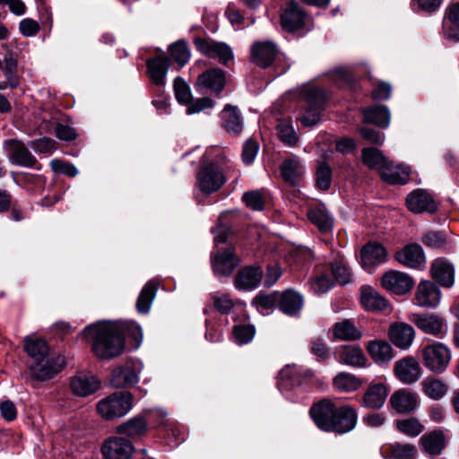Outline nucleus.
Segmentation results:
<instances>
[{"mask_svg":"<svg viewBox=\"0 0 459 459\" xmlns=\"http://www.w3.org/2000/svg\"><path fill=\"white\" fill-rule=\"evenodd\" d=\"M82 337L91 345L94 355L101 359H112L125 350L123 336L115 322H99L84 328Z\"/></svg>","mask_w":459,"mask_h":459,"instance_id":"obj_1","label":"nucleus"},{"mask_svg":"<svg viewBox=\"0 0 459 459\" xmlns=\"http://www.w3.org/2000/svg\"><path fill=\"white\" fill-rule=\"evenodd\" d=\"M234 176L237 180L238 172L231 162H211L201 166L196 177V186L201 192L210 195L220 190L226 181Z\"/></svg>","mask_w":459,"mask_h":459,"instance_id":"obj_2","label":"nucleus"},{"mask_svg":"<svg viewBox=\"0 0 459 459\" xmlns=\"http://www.w3.org/2000/svg\"><path fill=\"white\" fill-rule=\"evenodd\" d=\"M133 408V395L129 392L114 393L97 403L99 414L107 420L119 419Z\"/></svg>","mask_w":459,"mask_h":459,"instance_id":"obj_3","label":"nucleus"},{"mask_svg":"<svg viewBox=\"0 0 459 459\" xmlns=\"http://www.w3.org/2000/svg\"><path fill=\"white\" fill-rule=\"evenodd\" d=\"M3 149L12 164L24 168H33L37 170L42 169L41 164L39 163L23 142L18 139L5 140L3 143Z\"/></svg>","mask_w":459,"mask_h":459,"instance_id":"obj_4","label":"nucleus"},{"mask_svg":"<svg viewBox=\"0 0 459 459\" xmlns=\"http://www.w3.org/2000/svg\"><path fill=\"white\" fill-rule=\"evenodd\" d=\"M304 99L306 108L299 119L305 126H315L320 120L325 96L320 89L311 87L306 91Z\"/></svg>","mask_w":459,"mask_h":459,"instance_id":"obj_5","label":"nucleus"},{"mask_svg":"<svg viewBox=\"0 0 459 459\" xmlns=\"http://www.w3.org/2000/svg\"><path fill=\"white\" fill-rule=\"evenodd\" d=\"M422 360L429 370L443 373L451 360L450 350L441 342L427 345L422 349Z\"/></svg>","mask_w":459,"mask_h":459,"instance_id":"obj_6","label":"nucleus"},{"mask_svg":"<svg viewBox=\"0 0 459 459\" xmlns=\"http://www.w3.org/2000/svg\"><path fill=\"white\" fill-rule=\"evenodd\" d=\"M226 85V74L220 68L206 70L198 75L195 82V91L201 94L211 93L219 97Z\"/></svg>","mask_w":459,"mask_h":459,"instance_id":"obj_7","label":"nucleus"},{"mask_svg":"<svg viewBox=\"0 0 459 459\" xmlns=\"http://www.w3.org/2000/svg\"><path fill=\"white\" fill-rule=\"evenodd\" d=\"M142 368V364L134 360H128L124 365L115 368L110 377L111 385L117 389L134 385L139 381Z\"/></svg>","mask_w":459,"mask_h":459,"instance_id":"obj_8","label":"nucleus"},{"mask_svg":"<svg viewBox=\"0 0 459 459\" xmlns=\"http://www.w3.org/2000/svg\"><path fill=\"white\" fill-rule=\"evenodd\" d=\"M194 43L201 54L210 58L218 59L221 65H226L233 59L231 48L224 42L214 41L211 39L195 38Z\"/></svg>","mask_w":459,"mask_h":459,"instance_id":"obj_9","label":"nucleus"},{"mask_svg":"<svg viewBox=\"0 0 459 459\" xmlns=\"http://www.w3.org/2000/svg\"><path fill=\"white\" fill-rule=\"evenodd\" d=\"M337 406L329 399H323L316 403L309 410L310 417L318 429L325 432H331L333 417Z\"/></svg>","mask_w":459,"mask_h":459,"instance_id":"obj_10","label":"nucleus"},{"mask_svg":"<svg viewBox=\"0 0 459 459\" xmlns=\"http://www.w3.org/2000/svg\"><path fill=\"white\" fill-rule=\"evenodd\" d=\"M313 377L314 373L309 369L288 365L279 372L277 385L281 391L290 390L301 385Z\"/></svg>","mask_w":459,"mask_h":459,"instance_id":"obj_11","label":"nucleus"},{"mask_svg":"<svg viewBox=\"0 0 459 459\" xmlns=\"http://www.w3.org/2000/svg\"><path fill=\"white\" fill-rule=\"evenodd\" d=\"M64 364L59 356H50L41 360L30 362L31 377L39 381H46L57 374Z\"/></svg>","mask_w":459,"mask_h":459,"instance_id":"obj_12","label":"nucleus"},{"mask_svg":"<svg viewBox=\"0 0 459 459\" xmlns=\"http://www.w3.org/2000/svg\"><path fill=\"white\" fill-rule=\"evenodd\" d=\"M395 260L411 269H423L426 257L422 247L417 243H411L398 250L394 255Z\"/></svg>","mask_w":459,"mask_h":459,"instance_id":"obj_13","label":"nucleus"},{"mask_svg":"<svg viewBox=\"0 0 459 459\" xmlns=\"http://www.w3.org/2000/svg\"><path fill=\"white\" fill-rule=\"evenodd\" d=\"M381 284L388 291L396 295H403L412 289L414 281L405 273L389 271L382 276Z\"/></svg>","mask_w":459,"mask_h":459,"instance_id":"obj_14","label":"nucleus"},{"mask_svg":"<svg viewBox=\"0 0 459 459\" xmlns=\"http://www.w3.org/2000/svg\"><path fill=\"white\" fill-rule=\"evenodd\" d=\"M411 321L425 333L443 338L447 333L445 320L438 315H412Z\"/></svg>","mask_w":459,"mask_h":459,"instance_id":"obj_15","label":"nucleus"},{"mask_svg":"<svg viewBox=\"0 0 459 459\" xmlns=\"http://www.w3.org/2000/svg\"><path fill=\"white\" fill-rule=\"evenodd\" d=\"M278 54V48L272 41H256L251 47V61L260 68L273 65Z\"/></svg>","mask_w":459,"mask_h":459,"instance_id":"obj_16","label":"nucleus"},{"mask_svg":"<svg viewBox=\"0 0 459 459\" xmlns=\"http://www.w3.org/2000/svg\"><path fill=\"white\" fill-rule=\"evenodd\" d=\"M101 452L105 459H128L133 455L134 446L130 440L111 437L102 445Z\"/></svg>","mask_w":459,"mask_h":459,"instance_id":"obj_17","label":"nucleus"},{"mask_svg":"<svg viewBox=\"0 0 459 459\" xmlns=\"http://www.w3.org/2000/svg\"><path fill=\"white\" fill-rule=\"evenodd\" d=\"M334 359L341 364L352 368H364L367 366V357L359 345H341L333 353Z\"/></svg>","mask_w":459,"mask_h":459,"instance_id":"obj_18","label":"nucleus"},{"mask_svg":"<svg viewBox=\"0 0 459 459\" xmlns=\"http://www.w3.org/2000/svg\"><path fill=\"white\" fill-rule=\"evenodd\" d=\"M239 263V258L231 248L212 255V267L216 275L230 276Z\"/></svg>","mask_w":459,"mask_h":459,"instance_id":"obj_19","label":"nucleus"},{"mask_svg":"<svg viewBox=\"0 0 459 459\" xmlns=\"http://www.w3.org/2000/svg\"><path fill=\"white\" fill-rule=\"evenodd\" d=\"M358 415L354 408L350 405L337 407L333 417L331 432L345 434L351 431L357 424Z\"/></svg>","mask_w":459,"mask_h":459,"instance_id":"obj_20","label":"nucleus"},{"mask_svg":"<svg viewBox=\"0 0 459 459\" xmlns=\"http://www.w3.org/2000/svg\"><path fill=\"white\" fill-rule=\"evenodd\" d=\"M394 372L402 383L410 385L420 378L421 368L414 358L406 357L395 362Z\"/></svg>","mask_w":459,"mask_h":459,"instance_id":"obj_21","label":"nucleus"},{"mask_svg":"<svg viewBox=\"0 0 459 459\" xmlns=\"http://www.w3.org/2000/svg\"><path fill=\"white\" fill-rule=\"evenodd\" d=\"M263 278L259 266H246L239 270L234 279V286L238 290L251 291L256 289Z\"/></svg>","mask_w":459,"mask_h":459,"instance_id":"obj_22","label":"nucleus"},{"mask_svg":"<svg viewBox=\"0 0 459 459\" xmlns=\"http://www.w3.org/2000/svg\"><path fill=\"white\" fill-rule=\"evenodd\" d=\"M406 204L408 209L415 213H432L437 210V204L432 195L423 189L414 190L408 195Z\"/></svg>","mask_w":459,"mask_h":459,"instance_id":"obj_23","label":"nucleus"},{"mask_svg":"<svg viewBox=\"0 0 459 459\" xmlns=\"http://www.w3.org/2000/svg\"><path fill=\"white\" fill-rule=\"evenodd\" d=\"M388 336L391 342L402 350L408 349L415 337L413 327L406 323L397 322L389 326Z\"/></svg>","mask_w":459,"mask_h":459,"instance_id":"obj_24","label":"nucleus"},{"mask_svg":"<svg viewBox=\"0 0 459 459\" xmlns=\"http://www.w3.org/2000/svg\"><path fill=\"white\" fill-rule=\"evenodd\" d=\"M388 390L383 383L371 384L366 389L362 399L361 405L368 409L379 410L386 400Z\"/></svg>","mask_w":459,"mask_h":459,"instance_id":"obj_25","label":"nucleus"},{"mask_svg":"<svg viewBox=\"0 0 459 459\" xmlns=\"http://www.w3.org/2000/svg\"><path fill=\"white\" fill-rule=\"evenodd\" d=\"M306 13L298 3L290 1L284 8L281 22L282 27L288 31L301 28L305 23Z\"/></svg>","mask_w":459,"mask_h":459,"instance_id":"obj_26","label":"nucleus"},{"mask_svg":"<svg viewBox=\"0 0 459 459\" xmlns=\"http://www.w3.org/2000/svg\"><path fill=\"white\" fill-rule=\"evenodd\" d=\"M391 407L399 414L410 413L418 406L416 394L405 389L394 392L389 400Z\"/></svg>","mask_w":459,"mask_h":459,"instance_id":"obj_27","label":"nucleus"},{"mask_svg":"<svg viewBox=\"0 0 459 459\" xmlns=\"http://www.w3.org/2000/svg\"><path fill=\"white\" fill-rule=\"evenodd\" d=\"M360 301L367 310L372 312L386 311L390 307L387 299L369 286L361 287Z\"/></svg>","mask_w":459,"mask_h":459,"instance_id":"obj_28","label":"nucleus"},{"mask_svg":"<svg viewBox=\"0 0 459 459\" xmlns=\"http://www.w3.org/2000/svg\"><path fill=\"white\" fill-rule=\"evenodd\" d=\"M386 249L377 242H369L360 251L361 264L363 267H372L385 262Z\"/></svg>","mask_w":459,"mask_h":459,"instance_id":"obj_29","label":"nucleus"},{"mask_svg":"<svg viewBox=\"0 0 459 459\" xmlns=\"http://www.w3.org/2000/svg\"><path fill=\"white\" fill-rule=\"evenodd\" d=\"M148 430V423L143 417L135 416L117 427V432L132 441L143 437Z\"/></svg>","mask_w":459,"mask_h":459,"instance_id":"obj_30","label":"nucleus"},{"mask_svg":"<svg viewBox=\"0 0 459 459\" xmlns=\"http://www.w3.org/2000/svg\"><path fill=\"white\" fill-rule=\"evenodd\" d=\"M431 275L440 285L449 288L454 284L455 269L445 258L436 259L431 265Z\"/></svg>","mask_w":459,"mask_h":459,"instance_id":"obj_31","label":"nucleus"},{"mask_svg":"<svg viewBox=\"0 0 459 459\" xmlns=\"http://www.w3.org/2000/svg\"><path fill=\"white\" fill-rule=\"evenodd\" d=\"M221 126L230 134H238L243 128V118L238 107L227 104L221 112Z\"/></svg>","mask_w":459,"mask_h":459,"instance_id":"obj_32","label":"nucleus"},{"mask_svg":"<svg viewBox=\"0 0 459 459\" xmlns=\"http://www.w3.org/2000/svg\"><path fill=\"white\" fill-rule=\"evenodd\" d=\"M415 299L420 307H435L439 303L440 291L435 283L421 281L418 285Z\"/></svg>","mask_w":459,"mask_h":459,"instance_id":"obj_33","label":"nucleus"},{"mask_svg":"<svg viewBox=\"0 0 459 459\" xmlns=\"http://www.w3.org/2000/svg\"><path fill=\"white\" fill-rule=\"evenodd\" d=\"M443 30L447 39L459 42V2L446 8Z\"/></svg>","mask_w":459,"mask_h":459,"instance_id":"obj_34","label":"nucleus"},{"mask_svg":"<svg viewBox=\"0 0 459 459\" xmlns=\"http://www.w3.org/2000/svg\"><path fill=\"white\" fill-rule=\"evenodd\" d=\"M380 452L385 459H414L416 448L411 444L394 442L383 445Z\"/></svg>","mask_w":459,"mask_h":459,"instance_id":"obj_35","label":"nucleus"},{"mask_svg":"<svg viewBox=\"0 0 459 459\" xmlns=\"http://www.w3.org/2000/svg\"><path fill=\"white\" fill-rule=\"evenodd\" d=\"M147 69L152 81L156 85H163L165 77L171 65V61L167 56H157L147 61Z\"/></svg>","mask_w":459,"mask_h":459,"instance_id":"obj_36","label":"nucleus"},{"mask_svg":"<svg viewBox=\"0 0 459 459\" xmlns=\"http://www.w3.org/2000/svg\"><path fill=\"white\" fill-rule=\"evenodd\" d=\"M302 306L303 299L299 293L292 290L279 293V308L284 314L295 316L301 310Z\"/></svg>","mask_w":459,"mask_h":459,"instance_id":"obj_37","label":"nucleus"},{"mask_svg":"<svg viewBox=\"0 0 459 459\" xmlns=\"http://www.w3.org/2000/svg\"><path fill=\"white\" fill-rule=\"evenodd\" d=\"M380 177L388 184L403 185L409 179V169L401 165H394L388 161L381 168Z\"/></svg>","mask_w":459,"mask_h":459,"instance_id":"obj_38","label":"nucleus"},{"mask_svg":"<svg viewBox=\"0 0 459 459\" xmlns=\"http://www.w3.org/2000/svg\"><path fill=\"white\" fill-rule=\"evenodd\" d=\"M362 332L349 319L335 323L333 326V338L342 342L359 341Z\"/></svg>","mask_w":459,"mask_h":459,"instance_id":"obj_39","label":"nucleus"},{"mask_svg":"<svg viewBox=\"0 0 459 459\" xmlns=\"http://www.w3.org/2000/svg\"><path fill=\"white\" fill-rule=\"evenodd\" d=\"M420 443L426 453L438 455L446 447L445 435L441 430H434L420 437Z\"/></svg>","mask_w":459,"mask_h":459,"instance_id":"obj_40","label":"nucleus"},{"mask_svg":"<svg viewBox=\"0 0 459 459\" xmlns=\"http://www.w3.org/2000/svg\"><path fill=\"white\" fill-rule=\"evenodd\" d=\"M17 60L12 55L4 56V67L1 70L4 77V81L0 82V90H4L7 87L15 89L19 86V77L17 75Z\"/></svg>","mask_w":459,"mask_h":459,"instance_id":"obj_41","label":"nucleus"},{"mask_svg":"<svg viewBox=\"0 0 459 459\" xmlns=\"http://www.w3.org/2000/svg\"><path fill=\"white\" fill-rule=\"evenodd\" d=\"M100 382L95 377L79 376L72 379L71 389L78 396L85 397L100 388Z\"/></svg>","mask_w":459,"mask_h":459,"instance_id":"obj_42","label":"nucleus"},{"mask_svg":"<svg viewBox=\"0 0 459 459\" xmlns=\"http://www.w3.org/2000/svg\"><path fill=\"white\" fill-rule=\"evenodd\" d=\"M158 288L159 283L154 280L149 281L143 287L136 301V309L139 313H149L152 301L156 296Z\"/></svg>","mask_w":459,"mask_h":459,"instance_id":"obj_43","label":"nucleus"},{"mask_svg":"<svg viewBox=\"0 0 459 459\" xmlns=\"http://www.w3.org/2000/svg\"><path fill=\"white\" fill-rule=\"evenodd\" d=\"M25 351L30 358V362L41 360L51 356L48 345L43 339L26 337Z\"/></svg>","mask_w":459,"mask_h":459,"instance_id":"obj_44","label":"nucleus"},{"mask_svg":"<svg viewBox=\"0 0 459 459\" xmlns=\"http://www.w3.org/2000/svg\"><path fill=\"white\" fill-rule=\"evenodd\" d=\"M367 350L377 363L389 361L394 357L393 348L385 341H370L368 342Z\"/></svg>","mask_w":459,"mask_h":459,"instance_id":"obj_45","label":"nucleus"},{"mask_svg":"<svg viewBox=\"0 0 459 459\" xmlns=\"http://www.w3.org/2000/svg\"><path fill=\"white\" fill-rule=\"evenodd\" d=\"M281 176L285 181L296 185L304 173V168L299 159H287L281 166Z\"/></svg>","mask_w":459,"mask_h":459,"instance_id":"obj_46","label":"nucleus"},{"mask_svg":"<svg viewBox=\"0 0 459 459\" xmlns=\"http://www.w3.org/2000/svg\"><path fill=\"white\" fill-rule=\"evenodd\" d=\"M364 120L381 127H387L390 122V113L385 106H373L363 109Z\"/></svg>","mask_w":459,"mask_h":459,"instance_id":"obj_47","label":"nucleus"},{"mask_svg":"<svg viewBox=\"0 0 459 459\" xmlns=\"http://www.w3.org/2000/svg\"><path fill=\"white\" fill-rule=\"evenodd\" d=\"M279 139L287 146L294 147L299 142V135L296 133L290 118L278 119L276 126Z\"/></svg>","mask_w":459,"mask_h":459,"instance_id":"obj_48","label":"nucleus"},{"mask_svg":"<svg viewBox=\"0 0 459 459\" xmlns=\"http://www.w3.org/2000/svg\"><path fill=\"white\" fill-rule=\"evenodd\" d=\"M333 384L339 391L350 393L359 390L363 385V380L353 374L341 372L335 376Z\"/></svg>","mask_w":459,"mask_h":459,"instance_id":"obj_49","label":"nucleus"},{"mask_svg":"<svg viewBox=\"0 0 459 459\" xmlns=\"http://www.w3.org/2000/svg\"><path fill=\"white\" fill-rule=\"evenodd\" d=\"M361 154L363 163L371 169H378L379 172L381 168L389 161L378 149L374 147L364 148Z\"/></svg>","mask_w":459,"mask_h":459,"instance_id":"obj_50","label":"nucleus"},{"mask_svg":"<svg viewBox=\"0 0 459 459\" xmlns=\"http://www.w3.org/2000/svg\"><path fill=\"white\" fill-rule=\"evenodd\" d=\"M307 216L309 221L322 232L329 231L333 227V220L323 207H315L309 210Z\"/></svg>","mask_w":459,"mask_h":459,"instance_id":"obj_51","label":"nucleus"},{"mask_svg":"<svg viewBox=\"0 0 459 459\" xmlns=\"http://www.w3.org/2000/svg\"><path fill=\"white\" fill-rule=\"evenodd\" d=\"M424 394L433 399H441L447 392L446 385L440 379L426 378L421 382Z\"/></svg>","mask_w":459,"mask_h":459,"instance_id":"obj_52","label":"nucleus"},{"mask_svg":"<svg viewBox=\"0 0 459 459\" xmlns=\"http://www.w3.org/2000/svg\"><path fill=\"white\" fill-rule=\"evenodd\" d=\"M115 324L118 326L119 334L123 336L124 342L126 337H130L134 340L137 346L140 344L143 338V333L139 325L134 322L127 321H116Z\"/></svg>","mask_w":459,"mask_h":459,"instance_id":"obj_53","label":"nucleus"},{"mask_svg":"<svg viewBox=\"0 0 459 459\" xmlns=\"http://www.w3.org/2000/svg\"><path fill=\"white\" fill-rule=\"evenodd\" d=\"M213 307L221 314H229L234 307V300L229 293L214 291L210 294Z\"/></svg>","mask_w":459,"mask_h":459,"instance_id":"obj_54","label":"nucleus"},{"mask_svg":"<svg viewBox=\"0 0 459 459\" xmlns=\"http://www.w3.org/2000/svg\"><path fill=\"white\" fill-rule=\"evenodd\" d=\"M396 429L403 434L409 437H417L424 429L423 425L416 418L398 420L395 421Z\"/></svg>","mask_w":459,"mask_h":459,"instance_id":"obj_55","label":"nucleus"},{"mask_svg":"<svg viewBox=\"0 0 459 459\" xmlns=\"http://www.w3.org/2000/svg\"><path fill=\"white\" fill-rule=\"evenodd\" d=\"M169 52L179 67H183L190 59V50L184 40H178L172 44Z\"/></svg>","mask_w":459,"mask_h":459,"instance_id":"obj_56","label":"nucleus"},{"mask_svg":"<svg viewBox=\"0 0 459 459\" xmlns=\"http://www.w3.org/2000/svg\"><path fill=\"white\" fill-rule=\"evenodd\" d=\"M332 182V169L325 161H320L316 167V184L321 190H328Z\"/></svg>","mask_w":459,"mask_h":459,"instance_id":"obj_57","label":"nucleus"},{"mask_svg":"<svg viewBox=\"0 0 459 459\" xmlns=\"http://www.w3.org/2000/svg\"><path fill=\"white\" fill-rule=\"evenodd\" d=\"M243 202L246 205L255 211H262L264 208L266 196L259 190H252L243 194Z\"/></svg>","mask_w":459,"mask_h":459,"instance_id":"obj_58","label":"nucleus"},{"mask_svg":"<svg viewBox=\"0 0 459 459\" xmlns=\"http://www.w3.org/2000/svg\"><path fill=\"white\" fill-rule=\"evenodd\" d=\"M232 334L235 342L239 345L247 344L254 338L255 328L248 324L235 325Z\"/></svg>","mask_w":459,"mask_h":459,"instance_id":"obj_59","label":"nucleus"},{"mask_svg":"<svg viewBox=\"0 0 459 459\" xmlns=\"http://www.w3.org/2000/svg\"><path fill=\"white\" fill-rule=\"evenodd\" d=\"M252 304L261 312L268 311L276 304L279 306V292L259 294L253 299Z\"/></svg>","mask_w":459,"mask_h":459,"instance_id":"obj_60","label":"nucleus"},{"mask_svg":"<svg viewBox=\"0 0 459 459\" xmlns=\"http://www.w3.org/2000/svg\"><path fill=\"white\" fill-rule=\"evenodd\" d=\"M174 91L179 103L187 105L191 102L193 96L190 87L181 77H177L174 80Z\"/></svg>","mask_w":459,"mask_h":459,"instance_id":"obj_61","label":"nucleus"},{"mask_svg":"<svg viewBox=\"0 0 459 459\" xmlns=\"http://www.w3.org/2000/svg\"><path fill=\"white\" fill-rule=\"evenodd\" d=\"M331 269L334 279L339 284L345 285L351 281V272L342 260L332 263Z\"/></svg>","mask_w":459,"mask_h":459,"instance_id":"obj_62","label":"nucleus"},{"mask_svg":"<svg viewBox=\"0 0 459 459\" xmlns=\"http://www.w3.org/2000/svg\"><path fill=\"white\" fill-rule=\"evenodd\" d=\"M56 141L48 137L36 139L30 143L36 152L46 155H50L56 149Z\"/></svg>","mask_w":459,"mask_h":459,"instance_id":"obj_63","label":"nucleus"},{"mask_svg":"<svg viewBox=\"0 0 459 459\" xmlns=\"http://www.w3.org/2000/svg\"><path fill=\"white\" fill-rule=\"evenodd\" d=\"M422 243L430 248H440L446 245L445 236L437 231H428L421 237Z\"/></svg>","mask_w":459,"mask_h":459,"instance_id":"obj_64","label":"nucleus"}]
</instances>
